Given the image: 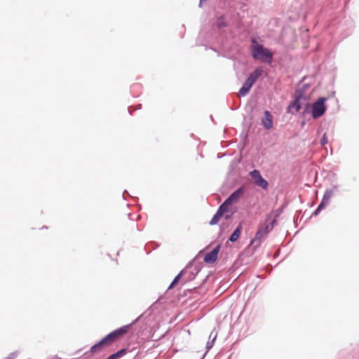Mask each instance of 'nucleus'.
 <instances>
[{
    "label": "nucleus",
    "instance_id": "f257e3e1",
    "mask_svg": "<svg viewBox=\"0 0 359 359\" xmlns=\"http://www.w3.org/2000/svg\"><path fill=\"white\" fill-rule=\"evenodd\" d=\"M129 327L130 325H126L109 333L90 348V353H100L104 348L111 346L113 343L126 334L128 332Z\"/></svg>",
    "mask_w": 359,
    "mask_h": 359
},
{
    "label": "nucleus",
    "instance_id": "f03ea898",
    "mask_svg": "<svg viewBox=\"0 0 359 359\" xmlns=\"http://www.w3.org/2000/svg\"><path fill=\"white\" fill-rule=\"evenodd\" d=\"M252 55L256 60L268 63H271L273 58V53L269 49L264 48L262 45L257 43L255 40L252 41Z\"/></svg>",
    "mask_w": 359,
    "mask_h": 359
},
{
    "label": "nucleus",
    "instance_id": "7ed1b4c3",
    "mask_svg": "<svg viewBox=\"0 0 359 359\" xmlns=\"http://www.w3.org/2000/svg\"><path fill=\"white\" fill-rule=\"evenodd\" d=\"M325 97L319 98L316 102H314L312 105V116L313 118H318L323 116L326 111L325 106Z\"/></svg>",
    "mask_w": 359,
    "mask_h": 359
},
{
    "label": "nucleus",
    "instance_id": "20e7f679",
    "mask_svg": "<svg viewBox=\"0 0 359 359\" xmlns=\"http://www.w3.org/2000/svg\"><path fill=\"white\" fill-rule=\"evenodd\" d=\"M272 227L273 226L270 224H264L261 226L256 233L255 238L252 240L250 244H256L257 245H259L260 244L261 239L271 230Z\"/></svg>",
    "mask_w": 359,
    "mask_h": 359
},
{
    "label": "nucleus",
    "instance_id": "39448f33",
    "mask_svg": "<svg viewBox=\"0 0 359 359\" xmlns=\"http://www.w3.org/2000/svg\"><path fill=\"white\" fill-rule=\"evenodd\" d=\"M306 101V98L302 95L297 93L294 101L287 108L288 111L293 114L298 112L302 105L304 104V102Z\"/></svg>",
    "mask_w": 359,
    "mask_h": 359
},
{
    "label": "nucleus",
    "instance_id": "423d86ee",
    "mask_svg": "<svg viewBox=\"0 0 359 359\" xmlns=\"http://www.w3.org/2000/svg\"><path fill=\"white\" fill-rule=\"evenodd\" d=\"M250 174L256 185H257L263 189L267 188L268 182L262 177L259 170H255L250 172Z\"/></svg>",
    "mask_w": 359,
    "mask_h": 359
},
{
    "label": "nucleus",
    "instance_id": "0eeeda50",
    "mask_svg": "<svg viewBox=\"0 0 359 359\" xmlns=\"http://www.w3.org/2000/svg\"><path fill=\"white\" fill-rule=\"evenodd\" d=\"M333 195V191L332 190H327L325 191L323 197V199H322V201L321 203H320V205H318V208L316 209V210L314 212V215H318V213L322 210L323 209H324L327 205L328 203H330V198Z\"/></svg>",
    "mask_w": 359,
    "mask_h": 359
},
{
    "label": "nucleus",
    "instance_id": "6e6552de",
    "mask_svg": "<svg viewBox=\"0 0 359 359\" xmlns=\"http://www.w3.org/2000/svg\"><path fill=\"white\" fill-rule=\"evenodd\" d=\"M219 249H220V245H217L212 251H210V252L207 253L205 255L204 261L206 263H213V262H215L217 260V256H218V253L219 252Z\"/></svg>",
    "mask_w": 359,
    "mask_h": 359
},
{
    "label": "nucleus",
    "instance_id": "1a4fd4ad",
    "mask_svg": "<svg viewBox=\"0 0 359 359\" xmlns=\"http://www.w3.org/2000/svg\"><path fill=\"white\" fill-rule=\"evenodd\" d=\"M262 123L267 130L271 129L273 127V116L267 110L264 113V116L262 118Z\"/></svg>",
    "mask_w": 359,
    "mask_h": 359
},
{
    "label": "nucleus",
    "instance_id": "9d476101",
    "mask_svg": "<svg viewBox=\"0 0 359 359\" xmlns=\"http://www.w3.org/2000/svg\"><path fill=\"white\" fill-rule=\"evenodd\" d=\"M242 194L243 189L240 188L236 191H234L233 194H231L226 201H229V203L232 205L239 199Z\"/></svg>",
    "mask_w": 359,
    "mask_h": 359
},
{
    "label": "nucleus",
    "instance_id": "9b49d317",
    "mask_svg": "<svg viewBox=\"0 0 359 359\" xmlns=\"http://www.w3.org/2000/svg\"><path fill=\"white\" fill-rule=\"evenodd\" d=\"M241 230H242V225L239 224L237 226V228L236 229V230L234 231V232L231 235V236L229 238V241L231 242H236L238 239V238L241 235Z\"/></svg>",
    "mask_w": 359,
    "mask_h": 359
},
{
    "label": "nucleus",
    "instance_id": "f8f14e48",
    "mask_svg": "<svg viewBox=\"0 0 359 359\" xmlns=\"http://www.w3.org/2000/svg\"><path fill=\"white\" fill-rule=\"evenodd\" d=\"M252 86L247 82H245L242 88L239 90L238 93L239 97L245 96L250 91Z\"/></svg>",
    "mask_w": 359,
    "mask_h": 359
},
{
    "label": "nucleus",
    "instance_id": "ddd939ff",
    "mask_svg": "<svg viewBox=\"0 0 359 359\" xmlns=\"http://www.w3.org/2000/svg\"><path fill=\"white\" fill-rule=\"evenodd\" d=\"M223 216H224V215L217 210L216 214L213 216V217L210 220V224L215 225V224H218V222L223 217Z\"/></svg>",
    "mask_w": 359,
    "mask_h": 359
},
{
    "label": "nucleus",
    "instance_id": "4468645a",
    "mask_svg": "<svg viewBox=\"0 0 359 359\" xmlns=\"http://www.w3.org/2000/svg\"><path fill=\"white\" fill-rule=\"evenodd\" d=\"M231 205L229 203V201H225L219 208L217 210L219 212H220L222 214L224 215V213L227 212L229 210V208Z\"/></svg>",
    "mask_w": 359,
    "mask_h": 359
},
{
    "label": "nucleus",
    "instance_id": "2eb2a0df",
    "mask_svg": "<svg viewBox=\"0 0 359 359\" xmlns=\"http://www.w3.org/2000/svg\"><path fill=\"white\" fill-rule=\"evenodd\" d=\"M262 69L257 68L252 74H250V77L256 81L258 79V78L262 75Z\"/></svg>",
    "mask_w": 359,
    "mask_h": 359
},
{
    "label": "nucleus",
    "instance_id": "dca6fc26",
    "mask_svg": "<svg viewBox=\"0 0 359 359\" xmlns=\"http://www.w3.org/2000/svg\"><path fill=\"white\" fill-rule=\"evenodd\" d=\"M126 349H121L118 352L111 355L109 357L107 358V359H118L123 356L126 353Z\"/></svg>",
    "mask_w": 359,
    "mask_h": 359
},
{
    "label": "nucleus",
    "instance_id": "f3484780",
    "mask_svg": "<svg viewBox=\"0 0 359 359\" xmlns=\"http://www.w3.org/2000/svg\"><path fill=\"white\" fill-rule=\"evenodd\" d=\"M182 272H180L175 278L174 280H172V283L170 284V285L169 286L168 289H171L175 285H176L178 282L180 281L181 277H182Z\"/></svg>",
    "mask_w": 359,
    "mask_h": 359
},
{
    "label": "nucleus",
    "instance_id": "a211bd4d",
    "mask_svg": "<svg viewBox=\"0 0 359 359\" xmlns=\"http://www.w3.org/2000/svg\"><path fill=\"white\" fill-rule=\"evenodd\" d=\"M217 26L219 27V28H222L224 26H226L225 23H224V19L223 17H221L218 19L217 20Z\"/></svg>",
    "mask_w": 359,
    "mask_h": 359
},
{
    "label": "nucleus",
    "instance_id": "6ab92c4d",
    "mask_svg": "<svg viewBox=\"0 0 359 359\" xmlns=\"http://www.w3.org/2000/svg\"><path fill=\"white\" fill-rule=\"evenodd\" d=\"M328 142V140H327V137L326 136V134L325 133L322 138H321V140H320V143L322 145H325Z\"/></svg>",
    "mask_w": 359,
    "mask_h": 359
},
{
    "label": "nucleus",
    "instance_id": "aec40b11",
    "mask_svg": "<svg viewBox=\"0 0 359 359\" xmlns=\"http://www.w3.org/2000/svg\"><path fill=\"white\" fill-rule=\"evenodd\" d=\"M245 82L248 83L251 86H252L256 81L249 76Z\"/></svg>",
    "mask_w": 359,
    "mask_h": 359
}]
</instances>
